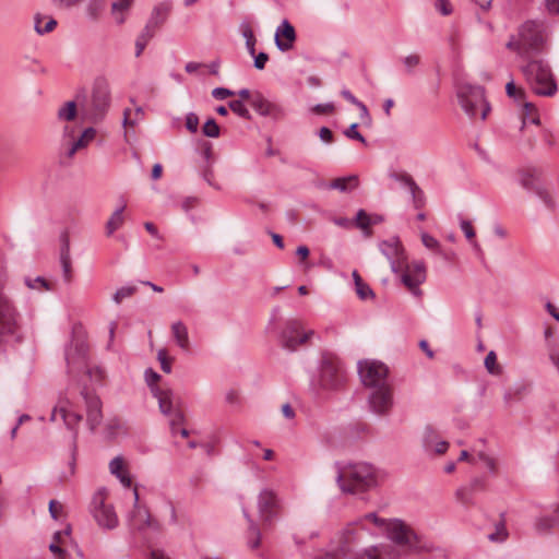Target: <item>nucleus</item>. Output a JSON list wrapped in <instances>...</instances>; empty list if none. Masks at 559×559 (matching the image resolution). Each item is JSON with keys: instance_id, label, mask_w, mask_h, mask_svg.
I'll use <instances>...</instances> for the list:
<instances>
[{"instance_id": "nucleus-1", "label": "nucleus", "mask_w": 559, "mask_h": 559, "mask_svg": "<svg viewBox=\"0 0 559 559\" xmlns=\"http://www.w3.org/2000/svg\"><path fill=\"white\" fill-rule=\"evenodd\" d=\"M336 481L344 493L366 491L377 485L376 469L368 463L337 464Z\"/></svg>"}, {"instance_id": "nucleus-2", "label": "nucleus", "mask_w": 559, "mask_h": 559, "mask_svg": "<svg viewBox=\"0 0 559 559\" xmlns=\"http://www.w3.org/2000/svg\"><path fill=\"white\" fill-rule=\"evenodd\" d=\"M547 36V26L543 21L528 20L519 27L518 35L510 37L506 46L524 57L531 52L543 51Z\"/></svg>"}, {"instance_id": "nucleus-3", "label": "nucleus", "mask_w": 559, "mask_h": 559, "mask_svg": "<svg viewBox=\"0 0 559 559\" xmlns=\"http://www.w3.org/2000/svg\"><path fill=\"white\" fill-rule=\"evenodd\" d=\"M8 276L5 270H0V344L5 338L22 342L21 316L10 296L5 293Z\"/></svg>"}, {"instance_id": "nucleus-4", "label": "nucleus", "mask_w": 559, "mask_h": 559, "mask_svg": "<svg viewBox=\"0 0 559 559\" xmlns=\"http://www.w3.org/2000/svg\"><path fill=\"white\" fill-rule=\"evenodd\" d=\"M522 72L532 91L539 96H552L557 92L549 66L542 59H533L522 68Z\"/></svg>"}, {"instance_id": "nucleus-5", "label": "nucleus", "mask_w": 559, "mask_h": 559, "mask_svg": "<svg viewBox=\"0 0 559 559\" xmlns=\"http://www.w3.org/2000/svg\"><path fill=\"white\" fill-rule=\"evenodd\" d=\"M111 104L110 85L105 76H97L92 86L91 98L83 106V114L93 123L100 122Z\"/></svg>"}, {"instance_id": "nucleus-6", "label": "nucleus", "mask_w": 559, "mask_h": 559, "mask_svg": "<svg viewBox=\"0 0 559 559\" xmlns=\"http://www.w3.org/2000/svg\"><path fill=\"white\" fill-rule=\"evenodd\" d=\"M457 98L465 114L475 118L480 111V118L486 119L490 106L485 97V90L479 85L462 84L457 88Z\"/></svg>"}, {"instance_id": "nucleus-7", "label": "nucleus", "mask_w": 559, "mask_h": 559, "mask_svg": "<svg viewBox=\"0 0 559 559\" xmlns=\"http://www.w3.org/2000/svg\"><path fill=\"white\" fill-rule=\"evenodd\" d=\"M345 381V372L341 361L333 356L324 355L321 359L320 384L325 389H338Z\"/></svg>"}, {"instance_id": "nucleus-8", "label": "nucleus", "mask_w": 559, "mask_h": 559, "mask_svg": "<svg viewBox=\"0 0 559 559\" xmlns=\"http://www.w3.org/2000/svg\"><path fill=\"white\" fill-rule=\"evenodd\" d=\"M358 373L364 385L371 390L389 384V369L380 361H360L358 364Z\"/></svg>"}, {"instance_id": "nucleus-9", "label": "nucleus", "mask_w": 559, "mask_h": 559, "mask_svg": "<svg viewBox=\"0 0 559 559\" xmlns=\"http://www.w3.org/2000/svg\"><path fill=\"white\" fill-rule=\"evenodd\" d=\"M312 334L313 331L302 333V324L300 321L288 320L281 333L280 344L284 349L295 352L298 346L305 344Z\"/></svg>"}, {"instance_id": "nucleus-10", "label": "nucleus", "mask_w": 559, "mask_h": 559, "mask_svg": "<svg viewBox=\"0 0 559 559\" xmlns=\"http://www.w3.org/2000/svg\"><path fill=\"white\" fill-rule=\"evenodd\" d=\"M370 411L378 416H388L394 406L393 388L391 384L372 389L368 396Z\"/></svg>"}, {"instance_id": "nucleus-11", "label": "nucleus", "mask_w": 559, "mask_h": 559, "mask_svg": "<svg viewBox=\"0 0 559 559\" xmlns=\"http://www.w3.org/2000/svg\"><path fill=\"white\" fill-rule=\"evenodd\" d=\"M280 500L271 489H263L258 496V512L264 527L271 526L278 516Z\"/></svg>"}, {"instance_id": "nucleus-12", "label": "nucleus", "mask_w": 559, "mask_h": 559, "mask_svg": "<svg viewBox=\"0 0 559 559\" xmlns=\"http://www.w3.org/2000/svg\"><path fill=\"white\" fill-rule=\"evenodd\" d=\"M81 396L85 403L86 424L90 430L94 432L103 421L102 400L94 391L86 386L81 390Z\"/></svg>"}, {"instance_id": "nucleus-13", "label": "nucleus", "mask_w": 559, "mask_h": 559, "mask_svg": "<svg viewBox=\"0 0 559 559\" xmlns=\"http://www.w3.org/2000/svg\"><path fill=\"white\" fill-rule=\"evenodd\" d=\"M92 512L99 526L112 530L118 525V516L111 504L105 502L102 492H97L92 501Z\"/></svg>"}, {"instance_id": "nucleus-14", "label": "nucleus", "mask_w": 559, "mask_h": 559, "mask_svg": "<svg viewBox=\"0 0 559 559\" xmlns=\"http://www.w3.org/2000/svg\"><path fill=\"white\" fill-rule=\"evenodd\" d=\"M401 281L412 295L420 297L423 295V290L419 286L426 281L425 263L423 261H415L407 264L401 275Z\"/></svg>"}, {"instance_id": "nucleus-15", "label": "nucleus", "mask_w": 559, "mask_h": 559, "mask_svg": "<svg viewBox=\"0 0 559 559\" xmlns=\"http://www.w3.org/2000/svg\"><path fill=\"white\" fill-rule=\"evenodd\" d=\"M520 182L523 188L534 192L548 207L554 206V201L540 182V171L536 168H527L521 171Z\"/></svg>"}, {"instance_id": "nucleus-16", "label": "nucleus", "mask_w": 559, "mask_h": 559, "mask_svg": "<svg viewBox=\"0 0 559 559\" xmlns=\"http://www.w3.org/2000/svg\"><path fill=\"white\" fill-rule=\"evenodd\" d=\"M134 495V509L131 512L129 523L132 531L143 532L147 528H152L154 531L159 530V524L157 521L152 519L148 510L139 504V492L135 488L133 491Z\"/></svg>"}, {"instance_id": "nucleus-17", "label": "nucleus", "mask_w": 559, "mask_h": 559, "mask_svg": "<svg viewBox=\"0 0 559 559\" xmlns=\"http://www.w3.org/2000/svg\"><path fill=\"white\" fill-rule=\"evenodd\" d=\"M385 531L388 537L399 546H413L415 543L413 531L401 520L389 521Z\"/></svg>"}, {"instance_id": "nucleus-18", "label": "nucleus", "mask_w": 559, "mask_h": 559, "mask_svg": "<svg viewBox=\"0 0 559 559\" xmlns=\"http://www.w3.org/2000/svg\"><path fill=\"white\" fill-rule=\"evenodd\" d=\"M250 105L260 116L270 117L273 120H281L286 115L281 105L270 102L261 93L252 95Z\"/></svg>"}, {"instance_id": "nucleus-19", "label": "nucleus", "mask_w": 559, "mask_h": 559, "mask_svg": "<svg viewBox=\"0 0 559 559\" xmlns=\"http://www.w3.org/2000/svg\"><path fill=\"white\" fill-rule=\"evenodd\" d=\"M487 488V479L483 476L474 477L467 486L459 488L455 492L457 501L464 506H472L475 503L474 495L483 492Z\"/></svg>"}, {"instance_id": "nucleus-20", "label": "nucleus", "mask_w": 559, "mask_h": 559, "mask_svg": "<svg viewBox=\"0 0 559 559\" xmlns=\"http://www.w3.org/2000/svg\"><path fill=\"white\" fill-rule=\"evenodd\" d=\"M391 178L408 188L415 209L419 210L425 206L426 197L424 191L419 188L411 175L407 173H393L391 174Z\"/></svg>"}, {"instance_id": "nucleus-21", "label": "nucleus", "mask_w": 559, "mask_h": 559, "mask_svg": "<svg viewBox=\"0 0 559 559\" xmlns=\"http://www.w3.org/2000/svg\"><path fill=\"white\" fill-rule=\"evenodd\" d=\"M296 32L294 26L284 20L275 32L274 41L278 50L288 51L294 47Z\"/></svg>"}, {"instance_id": "nucleus-22", "label": "nucleus", "mask_w": 559, "mask_h": 559, "mask_svg": "<svg viewBox=\"0 0 559 559\" xmlns=\"http://www.w3.org/2000/svg\"><path fill=\"white\" fill-rule=\"evenodd\" d=\"M58 417L63 421L66 427L73 432V441L78 438V427L83 417L75 412H69L64 407H55L51 412L50 420L57 421Z\"/></svg>"}, {"instance_id": "nucleus-23", "label": "nucleus", "mask_w": 559, "mask_h": 559, "mask_svg": "<svg viewBox=\"0 0 559 559\" xmlns=\"http://www.w3.org/2000/svg\"><path fill=\"white\" fill-rule=\"evenodd\" d=\"M87 346L83 342H75L66 349V361L70 369L81 368L85 365Z\"/></svg>"}, {"instance_id": "nucleus-24", "label": "nucleus", "mask_w": 559, "mask_h": 559, "mask_svg": "<svg viewBox=\"0 0 559 559\" xmlns=\"http://www.w3.org/2000/svg\"><path fill=\"white\" fill-rule=\"evenodd\" d=\"M381 252L388 258L391 263V270L394 273H397L400 270V265L396 264L395 259H400L403 254V248L399 238H392L390 240H384L379 245Z\"/></svg>"}, {"instance_id": "nucleus-25", "label": "nucleus", "mask_w": 559, "mask_h": 559, "mask_svg": "<svg viewBox=\"0 0 559 559\" xmlns=\"http://www.w3.org/2000/svg\"><path fill=\"white\" fill-rule=\"evenodd\" d=\"M97 131L93 127L86 128L82 134L73 141L67 148L66 155L68 158H72L75 153L80 150L85 148L96 138Z\"/></svg>"}, {"instance_id": "nucleus-26", "label": "nucleus", "mask_w": 559, "mask_h": 559, "mask_svg": "<svg viewBox=\"0 0 559 559\" xmlns=\"http://www.w3.org/2000/svg\"><path fill=\"white\" fill-rule=\"evenodd\" d=\"M153 395L157 399L159 411L164 415H173L174 411L177 409L171 390L153 388Z\"/></svg>"}, {"instance_id": "nucleus-27", "label": "nucleus", "mask_w": 559, "mask_h": 559, "mask_svg": "<svg viewBox=\"0 0 559 559\" xmlns=\"http://www.w3.org/2000/svg\"><path fill=\"white\" fill-rule=\"evenodd\" d=\"M60 263L62 266L63 278L67 283L72 281L70 241L68 235L61 236Z\"/></svg>"}, {"instance_id": "nucleus-28", "label": "nucleus", "mask_w": 559, "mask_h": 559, "mask_svg": "<svg viewBox=\"0 0 559 559\" xmlns=\"http://www.w3.org/2000/svg\"><path fill=\"white\" fill-rule=\"evenodd\" d=\"M171 334L176 344L185 352L190 349V340L188 328L182 321H176L171 324Z\"/></svg>"}, {"instance_id": "nucleus-29", "label": "nucleus", "mask_w": 559, "mask_h": 559, "mask_svg": "<svg viewBox=\"0 0 559 559\" xmlns=\"http://www.w3.org/2000/svg\"><path fill=\"white\" fill-rule=\"evenodd\" d=\"M168 13H169L168 5H166V4L156 5L152 11L151 16H150L145 27H148L155 32V29H157L165 23L167 16H168Z\"/></svg>"}, {"instance_id": "nucleus-30", "label": "nucleus", "mask_w": 559, "mask_h": 559, "mask_svg": "<svg viewBox=\"0 0 559 559\" xmlns=\"http://www.w3.org/2000/svg\"><path fill=\"white\" fill-rule=\"evenodd\" d=\"M242 514L248 522V545L251 549H255L260 546L261 533L257 523L252 520L247 509H242Z\"/></svg>"}, {"instance_id": "nucleus-31", "label": "nucleus", "mask_w": 559, "mask_h": 559, "mask_svg": "<svg viewBox=\"0 0 559 559\" xmlns=\"http://www.w3.org/2000/svg\"><path fill=\"white\" fill-rule=\"evenodd\" d=\"M133 2L134 0H115L111 3V14L118 25L126 22V13L131 9Z\"/></svg>"}, {"instance_id": "nucleus-32", "label": "nucleus", "mask_w": 559, "mask_h": 559, "mask_svg": "<svg viewBox=\"0 0 559 559\" xmlns=\"http://www.w3.org/2000/svg\"><path fill=\"white\" fill-rule=\"evenodd\" d=\"M358 186V177L356 175H349L346 177H340L332 180L329 185L330 189L338 190L341 192H348Z\"/></svg>"}, {"instance_id": "nucleus-33", "label": "nucleus", "mask_w": 559, "mask_h": 559, "mask_svg": "<svg viewBox=\"0 0 559 559\" xmlns=\"http://www.w3.org/2000/svg\"><path fill=\"white\" fill-rule=\"evenodd\" d=\"M555 526H559V507L556 508L552 516L544 515L535 522V528L540 534L548 533Z\"/></svg>"}, {"instance_id": "nucleus-34", "label": "nucleus", "mask_w": 559, "mask_h": 559, "mask_svg": "<svg viewBox=\"0 0 559 559\" xmlns=\"http://www.w3.org/2000/svg\"><path fill=\"white\" fill-rule=\"evenodd\" d=\"M124 209H126V205L122 204L109 217V219L106 224L107 236H111L117 229H119L122 226L123 221H124V217H123Z\"/></svg>"}, {"instance_id": "nucleus-35", "label": "nucleus", "mask_w": 559, "mask_h": 559, "mask_svg": "<svg viewBox=\"0 0 559 559\" xmlns=\"http://www.w3.org/2000/svg\"><path fill=\"white\" fill-rule=\"evenodd\" d=\"M239 27L241 31V35L246 39V48L248 50V53L250 56H254L257 38L254 36V33H253L250 24L248 22H242V23H240Z\"/></svg>"}, {"instance_id": "nucleus-36", "label": "nucleus", "mask_w": 559, "mask_h": 559, "mask_svg": "<svg viewBox=\"0 0 559 559\" xmlns=\"http://www.w3.org/2000/svg\"><path fill=\"white\" fill-rule=\"evenodd\" d=\"M78 114L76 102H67L63 106L58 109L57 117L62 121H72L75 119Z\"/></svg>"}, {"instance_id": "nucleus-37", "label": "nucleus", "mask_w": 559, "mask_h": 559, "mask_svg": "<svg viewBox=\"0 0 559 559\" xmlns=\"http://www.w3.org/2000/svg\"><path fill=\"white\" fill-rule=\"evenodd\" d=\"M24 283L29 289H34V290H38V292L53 289L51 282L47 281L45 277H41V276H37L35 278L27 276L24 278Z\"/></svg>"}, {"instance_id": "nucleus-38", "label": "nucleus", "mask_w": 559, "mask_h": 559, "mask_svg": "<svg viewBox=\"0 0 559 559\" xmlns=\"http://www.w3.org/2000/svg\"><path fill=\"white\" fill-rule=\"evenodd\" d=\"M353 223L357 228L364 231L365 236L368 237L371 235L370 225L372 224V221L365 210H359L357 212V215Z\"/></svg>"}, {"instance_id": "nucleus-39", "label": "nucleus", "mask_w": 559, "mask_h": 559, "mask_svg": "<svg viewBox=\"0 0 559 559\" xmlns=\"http://www.w3.org/2000/svg\"><path fill=\"white\" fill-rule=\"evenodd\" d=\"M155 33L148 27H144L135 40V57H140L144 51L147 43L154 37Z\"/></svg>"}, {"instance_id": "nucleus-40", "label": "nucleus", "mask_w": 559, "mask_h": 559, "mask_svg": "<svg viewBox=\"0 0 559 559\" xmlns=\"http://www.w3.org/2000/svg\"><path fill=\"white\" fill-rule=\"evenodd\" d=\"M438 441V433L431 426H426L423 431V447L426 452L432 451L433 444Z\"/></svg>"}, {"instance_id": "nucleus-41", "label": "nucleus", "mask_w": 559, "mask_h": 559, "mask_svg": "<svg viewBox=\"0 0 559 559\" xmlns=\"http://www.w3.org/2000/svg\"><path fill=\"white\" fill-rule=\"evenodd\" d=\"M228 108L242 119L251 120L252 116L241 99H234L228 103Z\"/></svg>"}, {"instance_id": "nucleus-42", "label": "nucleus", "mask_w": 559, "mask_h": 559, "mask_svg": "<svg viewBox=\"0 0 559 559\" xmlns=\"http://www.w3.org/2000/svg\"><path fill=\"white\" fill-rule=\"evenodd\" d=\"M34 21H35L34 28L38 35H44V34L50 33L57 26V21L52 17H50L48 20V22L46 23V26H41L43 17L40 14H36L34 17Z\"/></svg>"}, {"instance_id": "nucleus-43", "label": "nucleus", "mask_w": 559, "mask_h": 559, "mask_svg": "<svg viewBox=\"0 0 559 559\" xmlns=\"http://www.w3.org/2000/svg\"><path fill=\"white\" fill-rule=\"evenodd\" d=\"M391 546H382L381 548L373 547L366 550L355 559H384V556L389 552Z\"/></svg>"}, {"instance_id": "nucleus-44", "label": "nucleus", "mask_w": 559, "mask_h": 559, "mask_svg": "<svg viewBox=\"0 0 559 559\" xmlns=\"http://www.w3.org/2000/svg\"><path fill=\"white\" fill-rule=\"evenodd\" d=\"M506 93L509 97L514 98L518 104L525 103V92L522 88H518L513 81L507 83Z\"/></svg>"}, {"instance_id": "nucleus-45", "label": "nucleus", "mask_w": 559, "mask_h": 559, "mask_svg": "<svg viewBox=\"0 0 559 559\" xmlns=\"http://www.w3.org/2000/svg\"><path fill=\"white\" fill-rule=\"evenodd\" d=\"M508 537V531L506 528L504 522L500 521L496 524V528L493 533L488 535V539L493 543H502Z\"/></svg>"}, {"instance_id": "nucleus-46", "label": "nucleus", "mask_w": 559, "mask_h": 559, "mask_svg": "<svg viewBox=\"0 0 559 559\" xmlns=\"http://www.w3.org/2000/svg\"><path fill=\"white\" fill-rule=\"evenodd\" d=\"M105 8V0H91L86 7L87 15L92 20H97Z\"/></svg>"}, {"instance_id": "nucleus-47", "label": "nucleus", "mask_w": 559, "mask_h": 559, "mask_svg": "<svg viewBox=\"0 0 559 559\" xmlns=\"http://www.w3.org/2000/svg\"><path fill=\"white\" fill-rule=\"evenodd\" d=\"M219 132L221 129L214 118H209L202 127V133L207 138H218Z\"/></svg>"}, {"instance_id": "nucleus-48", "label": "nucleus", "mask_w": 559, "mask_h": 559, "mask_svg": "<svg viewBox=\"0 0 559 559\" xmlns=\"http://www.w3.org/2000/svg\"><path fill=\"white\" fill-rule=\"evenodd\" d=\"M157 360L160 364V369L165 373H170L171 372V364L174 361V358L168 356V353H167L166 348L158 349V352H157Z\"/></svg>"}, {"instance_id": "nucleus-49", "label": "nucleus", "mask_w": 559, "mask_h": 559, "mask_svg": "<svg viewBox=\"0 0 559 559\" xmlns=\"http://www.w3.org/2000/svg\"><path fill=\"white\" fill-rule=\"evenodd\" d=\"M485 367L491 374L500 373V368L497 366V355L493 350H490L485 358Z\"/></svg>"}, {"instance_id": "nucleus-50", "label": "nucleus", "mask_w": 559, "mask_h": 559, "mask_svg": "<svg viewBox=\"0 0 559 559\" xmlns=\"http://www.w3.org/2000/svg\"><path fill=\"white\" fill-rule=\"evenodd\" d=\"M136 292L135 286H123L117 289L114 294L112 300L120 304L124 298L131 297Z\"/></svg>"}, {"instance_id": "nucleus-51", "label": "nucleus", "mask_w": 559, "mask_h": 559, "mask_svg": "<svg viewBox=\"0 0 559 559\" xmlns=\"http://www.w3.org/2000/svg\"><path fill=\"white\" fill-rule=\"evenodd\" d=\"M421 241H423V245L427 249L435 250L438 253L442 254L440 242L435 237H432L431 235H429L427 233H423L421 234Z\"/></svg>"}, {"instance_id": "nucleus-52", "label": "nucleus", "mask_w": 559, "mask_h": 559, "mask_svg": "<svg viewBox=\"0 0 559 559\" xmlns=\"http://www.w3.org/2000/svg\"><path fill=\"white\" fill-rule=\"evenodd\" d=\"M357 128H358L357 122L352 123L344 131V135L350 140H357V141L361 142L362 144H367L365 136L360 132H358Z\"/></svg>"}, {"instance_id": "nucleus-53", "label": "nucleus", "mask_w": 559, "mask_h": 559, "mask_svg": "<svg viewBox=\"0 0 559 559\" xmlns=\"http://www.w3.org/2000/svg\"><path fill=\"white\" fill-rule=\"evenodd\" d=\"M356 287V294L361 300H366L368 298H372L374 296L373 290L370 288L368 284L365 282L358 283Z\"/></svg>"}, {"instance_id": "nucleus-54", "label": "nucleus", "mask_w": 559, "mask_h": 559, "mask_svg": "<svg viewBox=\"0 0 559 559\" xmlns=\"http://www.w3.org/2000/svg\"><path fill=\"white\" fill-rule=\"evenodd\" d=\"M144 378L147 385L151 388V392L153 393V388H158L157 382L160 380V376L152 368H148L144 372Z\"/></svg>"}, {"instance_id": "nucleus-55", "label": "nucleus", "mask_w": 559, "mask_h": 559, "mask_svg": "<svg viewBox=\"0 0 559 559\" xmlns=\"http://www.w3.org/2000/svg\"><path fill=\"white\" fill-rule=\"evenodd\" d=\"M168 417H170V428H171V432L175 435L177 433V426L181 425L183 423V414L180 409H176L174 411L173 415H167Z\"/></svg>"}, {"instance_id": "nucleus-56", "label": "nucleus", "mask_w": 559, "mask_h": 559, "mask_svg": "<svg viewBox=\"0 0 559 559\" xmlns=\"http://www.w3.org/2000/svg\"><path fill=\"white\" fill-rule=\"evenodd\" d=\"M186 128L191 133H197L199 129V117L194 112H189L186 116Z\"/></svg>"}, {"instance_id": "nucleus-57", "label": "nucleus", "mask_w": 559, "mask_h": 559, "mask_svg": "<svg viewBox=\"0 0 559 559\" xmlns=\"http://www.w3.org/2000/svg\"><path fill=\"white\" fill-rule=\"evenodd\" d=\"M350 542H352V531L346 530L344 533V539L341 543V546L338 549L343 556H348L353 551L350 548Z\"/></svg>"}, {"instance_id": "nucleus-58", "label": "nucleus", "mask_w": 559, "mask_h": 559, "mask_svg": "<svg viewBox=\"0 0 559 559\" xmlns=\"http://www.w3.org/2000/svg\"><path fill=\"white\" fill-rule=\"evenodd\" d=\"M110 473L115 476H120V474L124 473L123 471V460L120 456L114 457L109 463Z\"/></svg>"}, {"instance_id": "nucleus-59", "label": "nucleus", "mask_w": 559, "mask_h": 559, "mask_svg": "<svg viewBox=\"0 0 559 559\" xmlns=\"http://www.w3.org/2000/svg\"><path fill=\"white\" fill-rule=\"evenodd\" d=\"M403 63L407 72L411 73L412 70L420 63V57L415 53L408 55L403 59Z\"/></svg>"}, {"instance_id": "nucleus-60", "label": "nucleus", "mask_w": 559, "mask_h": 559, "mask_svg": "<svg viewBox=\"0 0 559 559\" xmlns=\"http://www.w3.org/2000/svg\"><path fill=\"white\" fill-rule=\"evenodd\" d=\"M254 60L253 66L258 70H263L265 68L266 62L269 61V55L266 52H259L258 55L254 52V56H251Z\"/></svg>"}, {"instance_id": "nucleus-61", "label": "nucleus", "mask_w": 559, "mask_h": 559, "mask_svg": "<svg viewBox=\"0 0 559 559\" xmlns=\"http://www.w3.org/2000/svg\"><path fill=\"white\" fill-rule=\"evenodd\" d=\"M233 95H235V92L231 90H228L226 87H215L212 91V96L215 99H219V100L226 99L227 97H230Z\"/></svg>"}, {"instance_id": "nucleus-62", "label": "nucleus", "mask_w": 559, "mask_h": 559, "mask_svg": "<svg viewBox=\"0 0 559 559\" xmlns=\"http://www.w3.org/2000/svg\"><path fill=\"white\" fill-rule=\"evenodd\" d=\"M460 226H461V229L464 233L465 237L468 240H472L475 238V230L469 221H465V219L461 221Z\"/></svg>"}, {"instance_id": "nucleus-63", "label": "nucleus", "mask_w": 559, "mask_h": 559, "mask_svg": "<svg viewBox=\"0 0 559 559\" xmlns=\"http://www.w3.org/2000/svg\"><path fill=\"white\" fill-rule=\"evenodd\" d=\"M524 108H525V111H526V116L530 117L531 119V122L532 123H535V124H539V117L537 115H535V107L532 103H528V102H525L523 104Z\"/></svg>"}, {"instance_id": "nucleus-64", "label": "nucleus", "mask_w": 559, "mask_h": 559, "mask_svg": "<svg viewBox=\"0 0 559 559\" xmlns=\"http://www.w3.org/2000/svg\"><path fill=\"white\" fill-rule=\"evenodd\" d=\"M436 8L442 15L452 13V5L448 0H437Z\"/></svg>"}]
</instances>
